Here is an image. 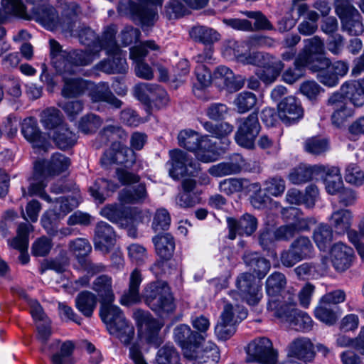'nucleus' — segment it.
Masks as SVG:
<instances>
[{
  "label": "nucleus",
  "instance_id": "1",
  "mask_svg": "<svg viewBox=\"0 0 364 364\" xmlns=\"http://www.w3.org/2000/svg\"><path fill=\"white\" fill-rule=\"evenodd\" d=\"M58 9L61 12L60 17L55 9L51 6L42 4L40 6H33L31 9L32 18L47 29L54 30L60 28L64 31L70 30L73 32L71 23L80 12L79 6L74 2L67 3L59 1Z\"/></svg>",
  "mask_w": 364,
  "mask_h": 364
},
{
  "label": "nucleus",
  "instance_id": "2",
  "mask_svg": "<svg viewBox=\"0 0 364 364\" xmlns=\"http://www.w3.org/2000/svg\"><path fill=\"white\" fill-rule=\"evenodd\" d=\"M70 165V161H36L33 166V180L29 187L31 195H38L43 200L52 203V198L44 188L49 178L66 171Z\"/></svg>",
  "mask_w": 364,
  "mask_h": 364
},
{
  "label": "nucleus",
  "instance_id": "3",
  "mask_svg": "<svg viewBox=\"0 0 364 364\" xmlns=\"http://www.w3.org/2000/svg\"><path fill=\"white\" fill-rule=\"evenodd\" d=\"M100 315L107 324L110 334L117 337L125 346L131 343L134 336V328L126 319L119 307L112 303L101 304Z\"/></svg>",
  "mask_w": 364,
  "mask_h": 364
},
{
  "label": "nucleus",
  "instance_id": "4",
  "mask_svg": "<svg viewBox=\"0 0 364 364\" xmlns=\"http://www.w3.org/2000/svg\"><path fill=\"white\" fill-rule=\"evenodd\" d=\"M144 297L146 304L160 316L171 314L176 309L170 287L164 281L150 283L145 289Z\"/></svg>",
  "mask_w": 364,
  "mask_h": 364
},
{
  "label": "nucleus",
  "instance_id": "5",
  "mask_svg": "<svg viewBox=\"0 0 364 364\" xmlns=\"http://www.w3.org/2000/svg\"><path fill=\"white\" fill-rule=\"evenodd\" d=\"M177 139L181 146L198 155L206 156L210 153L220 155L225 150V147H218L217 141H213L208 135H200L191 129L180 131Z\"/></svg>",
  "mask_w": 364,
  "mask_h": 364
},
{
  "label": "nucleus",
  "instance_id": "6",
  "mask_svg": "<svg viewBox=\"0 0 364 364\" xmlns=\"http://www.w3.org/2000/svg\"><path fill=\"white\" fill-rule=\"evenodd\" d=\"M114 37L115 33L113 31L105 33V39H107L108 41L104 49L106 50L109 57L97 65L98 70L109 74L122 73L127 70L125 55L117 45Z\"/></svg>",
  "mask_w": 364,
  "mask_h": 364
},
{
  "label": "nucleus",
  "instance_id": "7",
  "mask_svg": "<svg viewBox=\"0 0 364 364\" xmlns=\"http://www.w3.org/2000/svg\"><path fill=\"white\" fill-rule=\"evenodd\" d=\"M137 3L129 1L127 4L120 3L118 9L136 16L143 26H152L157 18L156 6H161L164 0H136Z\"/></svg>",
  "mask_w": 364,
  "mask_h": 364
},
{
  "label": "nucleus",
  "instance_id": "8",
  "mask_svg": "<svg viewBox=\"0 0 364 364\" xmlns=\"http://www.w3.org/2000/svg\"><path fill=\"white\" fill-rule=\"evenodd\" d=\"M236 287L238 293L231 291L230 296L235 299L238 296L245 301L249 305L255 306L262 298V287L259 282H256L255 276L250 273H242L236 279Z\"/></svg>",
  "mask_w": 364,
  "mask_h": 364
},
{
  "label": "nucleus",
  "instance_id": "9",
  "mask_svg": "<svg viewBox=\"0 0 364 364\" xmlns=\"http://www.w3.org/2000/svg\"><path fill=\"white\" fill-rule=\"evenodd\" d=\"M247 361L259 364H277L278 353L273 348L272 341L266 337L252 341L246 349Z\"/></svg>",
  "mask_w": 364,
  "mask_h": 364
},
{
  "label": "nucleus",
  "instance_id": "10",
  "mask_svg": "<svg viewBox=\"0 0 364 364\" xmlns=\"http://www.w3.org/2000/svg\"><path fill=\"white\" fill-rule=\"evenodd\" d=\"M21 132L38 153L47 152L52 148L50 136L43 132L33 117L25 118L21 123Z\"/></svg>",
  "mask_w": 364,
  "mask_h": 364
},
{
  "label": "nucleus",
  "instance_id": "11",
  "mask_svg": "<svg viewBox=\"0 0 364 364\" xmlns=\"http://www.w3.org/2000/svg\"><path fill=\"white\" fill-rule=\"evenodd\" d=\"M173 338L188 359L195 357V350L204 341V336L191 330L187 324H180L173 330Z\"/></svg>",
  "mask_w": 364,
  "mask_h": 364
},
{
  "label": "nucleus",
  "instance_id": "12",
  "mask_svg": "<svg viewBox=\"0 0 364 364\" xmlns=\"http://www.w3.org/2000/svg\"><path fill=\"white\" fill-rule=\"evenodd\" d=\"M156 254L160 257L151 267V270L156 274H166V268L168 266V260L173 256L175 250V241L173 237L169 233L158 235L152 238Z\"/></svg>",
  "mask_w": 364,
  "mask_h": 364
},
{
  "label": "nucleus",
  "instance_id": "13",
  "mask_svg": "<svg viewBox=\"0 0 364 364\" xmlns=\"http://www.w3.org/2000/svg\"><path fill=\"white\" fill-rule=\"evenodd\" d=\"M222 53L228 60H237L244 64L255 63L264 55L261 52H250L247 40L243 42H238L234 40H228L225 42ZM268 57V55H264Z\"/></svg>",
  "mask_w": 364,
  "mask_h": 364
},
{
  "label": "nucleus",
  "instance_id": "14",
  "mask_svg": "<svg viewBox=\"0 0 364 364\" xmlns=\"http://www.w3.org/2000/svg\"><path fill=\"white\" fill-rule=\"evenodd\" d=\"M296 294L289 291L281 297L270 299L267 310L280 322L288 323L296 309Z\"/></svg>",
  "mask_w": 364,
  "mask_h": 364
},
{
  "label": "nucleus",
  "instance_id": "15",
  "mask_svg": "<svg viewBox=\"0 0 364 364\" xmlns=\"http://www.w3.org/2000/svg\"><path fill=\"white\" fill-rule=\"evenodd\" d=\"M304 48L298 55L299 62L306 63L308 68L317 63L323 66L328 65V58L324 55V43L320 37L315 36L304 40Z\"/></svg>",
  "mask_w": 364,
  "mask_h": 364
},
{
  "label": "nucleus",
  "instance_id": "16",
  "mask_svg": "<svg viewBox=\"0 0 364 364\" xmlns=\"http://www.w3.org/2000/svg\"><path fill=\"white\" fill-rule=\"evenodd\" d=\"M150 50H160V47L154 41H146L137 46L130 48V58L135 63V73L137 77L151 80L154 77V73L149 65L142 61Z\"/></svg>",
  "mask_w": 364,
  "mask_h": 364
},
{
  "label": "nucleus",
  "instance_id": "17",
  "mask_svg": "<svg viewBox=\"0 0 364 364\" xmlns=\"http://www.w3.org/2000/svg\"><path fill=\"white\" fill-rule=\"evenodd\" d=\"M250 163H245L246 161H240L243 164H240L237 161H226L220 162L216 165L210 166L208 173L214 177H223L228 175L237 174L242 171L247 172L259 173L260 166L257 161H250Z\"/></svg>",
  "mask_w": 364,
  "mask_h": 364
},
{
  "label": "nucleus",
  "instance_id": "18",
  "mask_svg": "<svg viewBox=\"0 0 364 364\" xmlns=\"http://www.w3.org/2000/svg\"><path fill=\"white\" fill-rule=\"evenodd\" d=\"M262 55L268 57L263 56L257 63L251 64L259 67L256 70L257 76L264 83L270 84L279 76L284 63L269 53H262Z\"/></svg>",
  "mask_w": 364,
  "mask_h": 364
},
{
  "label": "nucleus",
  "instance_id": "19",
  "mask_svg": "<svg viewBox=\"0 0 364 364\" xmlns=\"http://www.w3.org/2000/svg\"><path fill=\"white\" fill-rule=\"evenodd\" d=\"M259 129L257 115L255 113L250 114L245 119L235 134L237 143L241 146L251 149Z\"/></svg>",
  "mask_w": 364,
  "mask_h": 364
},
{
  "label": "nucleus",
  "instance_id": "20",
  "mask_svg": "<svg viewBox=\"0 0 364 364\" xmlns=\"http://www.w3.org/2000/svg\"><path fill=\"white\" fill-rule=\"evenodd\" d=\"M278 115L281 121L287 125L297 123L304 117V109L300 101L293 96L285 97L278 105Z\"/></svg>",
  "mask_w": 364,
  "mask_h": 364
},
{
  "label": "nucleus",
  "instance_id": "21",
  "mask_svg": "<svg viewBox=\"0 0 364 364\" xmlns=\"http://www.w3.org/2000/svg\"><path fill=\"white\" fill-rule=\"evenodd\" d=\"M315 355V346L308 337L296 338L287 347L288 358H294L307 363L311 361Z\"/></svg>",
  "mask_w": 364,
  "mask_h": 364
},
{
  "label": "nucleus",
  "instance_id": "22",
  "mask_svg": "<svg viewBox=\"0 0 364 364\" xmlns=\"http://www.w3.org/2000/svg\"><path fill=\"white\" fill-rule=\"evenodd\" d=\"M75 18L73 20L71 23L72 31L65 30L70 33L73 36H77L80 42L82 44H84L87 47V49L90 50L95 53L99 54V53L104 49L105 47L108 40L105 39V33L108 31H113L115 33V31L113 28H107L102 36V40H100L97 36L95 32L88 27H82L79 31H77L74 29L73 25L75 23Z\"/></svg>",
  "mask_w": 364,
  "mask_h": 364
},
{
  "label": "nucleus",
  "instance_id": "23",
  "mask_svg": "<svg viewBox=\"0 0 364 364\" xmlns=\"http://www.w3.org/2000/svg\"><path fill=\"white\" fill-rule=\"evenodd\" d=\"M228 228L229 234L228 237L234 240L237 234L240 235L250 236L257 228V219L252 215L245 213L239 219L228 218Z\"/></svg>",
  "mask_w": 364,
  "mask_h": 364
},
{
  "label": "nucleus",
  "instance_id": "24",
  "mask_svg": "<svg viewBox=\"0 0 364 364\" xmlns=\"http://www.w3.org/2000/svg\"><path fill=\"white\" fill-rule=\"evenodd\" d=\"M327 105L333 110L331 122L336 127L342 126L353 114L349 102H346L343 96L338 92L333 93L328 98Z\"/></svg>",
  "mask_w": 364,
  "mask_h": 364
},
{
  "label": "nucleus",
  "instance_id": "25",
  "mask_svg": "<svg viewBox=\"0 0 364 364\" xmlns=\"http://www.w3.org/2000/svg\"><path fill=\"white\" fill-rule=\"evenodd\" d=\"M331 258L336 271L343 272L351 267L355 258L354 251L346 244L337 242L331 249Z\"/></svg>",
  "mask_w": 364,
  "mask_h": 364
},
{
  "label": "nucleus",
  "instance_id": "26",
  "mask_svg": "<svg viewBox=\"0 0 364 364\" xmlns=\"http://www.w3.org/2000/svg\"><path fill=\"white\" fill-rule=\"evenodd\" d=\"M134 318L141 326H144L146 331L147 343L155 346L159 345L158 334L163 325L154 318L148 311L137 309L134 312Z\"/></svg>",
  "mask_w": 364,
  "mask_h": 364
},
{
  "label": "nucleus",
  "instance_id": "27",
  "mask_svg": "<svg viewBox=\"0 0 364 364\" xmlns=\"http://www.w3.org/2000/svg\"><path fill=\"white\" fill-rule=\"evenodd\" d=\"M116 235L113 228L106 222L97 223L95 229L94 246L104 254L108 253L115 242Z\"/></svg>",
  "mask_w": 364,
  "mask_h": 364
},
{
  "label": "nucleus",
  "instance_id": "28",
  "mask_svg": "<svg viewBox=\"0 0 364 364\" xmlns=\"http://www.w3.org/2000/svg\"><path fill=\"white\" fill-rule=\"evenodd\" d=\"M143 168L142 161H124L116 168L115 173L122 185H131L139 183V172Z\"/></svg>",
  "mask_w": 364,
  "mask_h": 364
},
{
  "label": "nucleus",
  "instance_id": "29",
  "mask_svg": "<svg viewBox=\"0 0 364 364\" xmlns=\"http://www.w3.org/2000/svg\"><path fill=\"white\" fill-rule=\"evenodd\" d=\"M88 91L92 102H106L115 108L122 105V102L114 95L107 82H102L95 85L90 82Z\"/></svg>",
  "mask_w": 364,
  "mask_h": 364
},
{
  "label": "nucleus",
  "instance_id": "30",
  "mask_svg": "<svg viewBox=\"0 0 364 364\" xmlns=\"http://www.w3.org/2000/svg\"><path fill=\"white\" fill-rule=\"evenodd\" d=\"M33 231V225L26 223H21L17 229V235L11 241L10 245L20 252L19 260L23 264L29 261L27 250L29 242V233Z\"/></svg>",
  "mask_w": 364,
  "mask_h": 364
},
{
  "label": "nucleus",
  "instance_id": "31",
  "mask_svg": "<svg viewBox=\"0 0 364 364\" xmlns=\"http://www.w3.org/2000/svg\"><path fill=\"white\" fill-rule=\"evenodd\" d=\"M323 172V166L300 164L289 174V180L294 184H302L312 180H317Z\"/></svg>",
  "mask_w": 364,
  "mask_h": 364
},
{
  "label": "nucleus",
  "instance_id": "32",
  "mask_svg": "<svg viewBox=\"0 0 364 364\" xmlns=\"http://www.w3.org/2000/svg\"><path fill=\"white\" fill-rule=\"evenodd\" d=\"M282 215L287 222L291 223L296 234L300 232L309 231L311 225L316 223L314 218H304L301 210L294 207L283 208Z\"/></svg>",
  "mask_w": 364,
  "mask_h": 364
},
{
  "label": "nucleus",
  "instance_id": "33",
  "mask_svg": "<svg viewBox=\"0 0 364 364\" xmlns=\"http://www.w3.org/2000/svg\"><path fill=\"white\" fill-rule=\"evenodd\" d=\"M62 75L64 86L62 95L67 98L77 97L88 90L90 82L82 78L69 77V71L58 72Z\"/></svg>",
  "mask_w": 364,
  "mask_h": 364
},
{
  "label": "nucleus",
  "instance_id": "34",
  "mask_svg": "<svg viewBox=\"0 0 364 364\" xmlns=\"http://www.w3.org/2000/svg\"><path fill=\"white\" fill-rule=\"evenodd\" d=\"M243 261L259 279H263L271 267L270 262L256 252H246Z\"/></svg>",
  "mask_w": 364,
  "mask_h": 364
},
{
  "label": "nucleus",
  "instance_id": "35",
  "mask_svg": "<svg viewBox=\"0 0 364 364\" xmlns=\"http://www.w3.org/2000/svg\"><path fill=\"white\" fill-rule=\"evenodd\" d=\"M169 176L178 180L185 176H195L198 173V161H169L166 163Z\"/></svg>",
  "mask_w": 364,
  "mask_h": 364
},
{
  "label": "nucleus",
  "instance_id": "36",
  "mask_svg": "<svg viewBox=\"0 0 364 364\" xmlns=\"http://www.w3.org/2000/svg\"><path fill=\"white\" fill-rule=\"evenodd\" d=\"M141 282V272L138 269H134L130 274L128 291L124 292L120 299L122 305L129 306L140 301L139 287Z\"/></svg>",
  "mask_w": 364,
  "mask_h": 364
},
{
  "label": "nucleus",
  "instance_id": "37",
  "mask_svg": "<svg viewBox=\"0 0 364 364\" xmlns=\"http://www.w3.org/2000/svg\"><path fill=\"white\" fill-rule=\"evenodd\" d=\"M149 198L146 186L140 183L137 186L123 188L119 193V200L126 204H141Z\"/></svg>",
  "mask_w": 364,
  "mask_h": 364
},
{
  "label": "nucleus",
  "instance_id": "38",
  "mask_svg": "<svg viewBox=\"0 0 364 364\" xmlns=\"http://www.w3.org/2000/svg\"><path fill=\"white\" fill-rule=\"evenodd\" d=\"M323 180L326 192L330 195L338 194L343 188V183L340 170L333 166L327 169L323 167V172L319 176Z\"/></svg>",
  "mask_w": 364,
  "mask_h": 364
},
{
  "label": "nucleus",
  "instance_id": "39",
  "mask_svg": "<svg viewBox=\"0 0 364 364\" xmlns=\"http://www.w3.org/2000/svg\"><path fill=\"white\" fill-rule=\"evenodd\" d=\"M213 77L220 81L229 92H235L244 85V80L240 76H235L231 70L226 66L218 67Z\"/></svg>",
  "mask_w": 364,
  "mask_h": 364
},
{
  "label": "nucleus",
  "instance_id": "40",
  "mask_svg": "<svg viewBox=\"0 0 364 364\" xmlns=\"http://www.w3.org/2000/svg\"><path fill=\"white\" fill-rule=\"evenodd\" d=\"M353 214L347 209H340L332 213L330 226L337 235H344L352 225Z\"/></svg>",
  "mask_w": 364,
  "mask_h": 364
},
{
  "label": "nucleus",
  "instance_id": "41",
  "mask_svg": "<svg viewBox=\"0 0 364 364\" xmlns=\"http://www.w3.org/2000/svg\"><path fill=\"white\" fill-rule=\"evenodd\" d=\"M97 56V53H95L88 49H86L85 51L79 50L67 51L65 64L69 65L73 70L69 73H75L77 67L91 63Z\"/></svg>",
  "mask_w": 364,
  "mask_h": 364
},
{
  "label": "nucleus",
  "instance_id": "42",
  "mask_svg": "<svg viewBox=\"0 0 364 364\" xmlns=\"http://www.w3.org/2000/svg\"><path fill=\"white\" fill-rule=\"evenodd\" d=\"M127 138V134L121 127L118 125H107L99 132L94 142V146L98 149L110 141L117 139L125 140Z\"/></svg>",
  "mask_w": 364,
  "mask_h": 364
},
{
  "label": "nucleus",
  "instance_id": "43",
  "mask_svg": "<svg viewBox=\"0 0 364 364\" xmlns=\"http://www.w3.org/2000/svg\"><path fill=\"white\" fill-rule=\"evenodd\" d=\"M76 309L85 317L92 316L97 304L95 294L89 291H80L75 299Z\"/></svg>",
  "mask_w": 364,
  "mask_h": 364
},
{
  "label": "nucleus",
  "instance_id": "44",
  "mask_svg": "<svg viewBox=\"0 0 364 364\" xmlns=\"http://www.w3.org/2000/svg\"><path fill=\"white\" fill-rule=\"evenodd\" d=\"M92 289L101 299V304L112 303L114 295L112 288V278L107 275H100L92 284Z\"/></svg>",
  "mask_w": 364,
  "mask_h": 364
},
{
  "label": "nucleus",
  "instance_id": "45",
  "mask_svg": "<svg viewBox=\"0 0 364 364\" xmlns=\"http://www.w3.org/2000/svg\"><path fill=\"white\" fill-rule=\"evenodd\" d=\"M338 93L343 96L346 102L349 101L355 106L359 107L364 103V95L359 80L345 82Z\"/></svg>",
  "mask_w": 364,
  "mask_h": 364
},
{
  "label": "nucleus",
  "instance_id": "46",
  "mask_svg": "<svg viewBox=\"0 0 364 364\" xmlns=\"http://www.w3.org/2000/svg\"><path fill=\"white\" fill-rule=\"evenodd\" d=\"M338 93L343 96L346 102L349 101L355 106L359 107L364 103V95L359 80L345 82Z\"/></svg>",
  "mask_w": 364,
  "mask_h": 364
},
{
  "label": "nucleus",
  "instance_id": "47",
  "mask_svg": "<svg viewBox=\"0 0 364 364\" xmlns=\"http://www.w3.org/2000/svg\"><path fill=\"white\" fill-rule=\"evenodd\" d=\"M189 35L195 41L206 45H212L220 38V33L212 28L197 25L189 31Z\"/></svg>",
  "mask_w": 364,
  "mask_h": 364
},
{
  "label": "nucleus",
  "instance_id": "48",
  "mask_svg": "<svg viewBox=\"0 0 364 364\" xmlns=\"http://www.w3.org/2000/svg\"><path fill=\"white\" fill-rule=\"evenodd\" d=\"M195 75L197 82L194 83L193 92L198 98H203L205 88L211 83V73L207 67L203 64H198L195 69Z\"/></svg>",
  "mask_w": 364,
  "mask_h": 364
},
{
  "label": "nucleus",
  "instance_id": "49",
  "mask_svg": "<svg viewBox=\"0 0 364 364\" xmlns=\"http://www.w3.org/2000/svg\"><path fill=\"white\" fill-rule=\"evenodd\" d=\"M337 309V306L330 304L321 298L314 309V316L318 320L331 326L338 319Z\"/></svg>",
  "mask_w": 364,
  "mask_h": 364
},
{
  "label": "nucleus",
  "instance_id": "50",
  "mask_svg": "<svg viewBox=\"0 0 364 364\" xmlns=\"http://www.w3.org/2000/svg\"><path fill=\"white\" fill-rule=\"evenodd\" d=\"M40 122L44 129L55 131L63 126V117L60 111L54 107H48L40 114Z\"/></svg>",
  "mask_w": 364,
  "mask_h": 364
},
{
  "label": "nucleus",
  "instance_id": "51",
  "mask_svg": "<svg viewBox=\"0 0 364 364\" xmlns=\"http://www.w3.org/2000/svg\"><path fill=\"white\" fill-rule=\"evenodd\" d=\"M50 58L51 62L57 72L73 71L72 68L65 64V58L68 50H63L60 45L54 39H50Z\"/></svg>",
  "mask_w": 364,
  "mask_h": 364
},
{
  "label": "nucleus",
  "instance_id": "52",
  "mask_svg": "<svg viewBox=\"0 0 364 364\" xmlns=\"http://www.w3.org/2000/svg\"><path fill=\"white\" fill-rule=\"evenodd\" d=\"M76 134L70 131L65 124L54 131L53 140L55 145L62 150L73 147L77 142Z\"/></svg>",
  "mask_w": 364,
  "mask_h": 364
},
{
  "label": "nucleus",
  "instance_id": "53",
  "mask_svg": "<svg viewBox=\"0 0 364 364\" xmlns=\"http://www.w3.org/2000/svg\"><path fill=\"white\" fill-rule=\"evenodd\" d=\"M247 316V311L239 304L226 303L220 315V318L237 326Z\"/></svg>",
  "mask_w": 364,
  "mask_h": 364
},
{
  "label": "nucleus",
  "instance_id": "54",
  "mask_svg": "<svg viewBox=\"0 0 364 364\" xmlns=\"http://www.w3.org/2000/svg\"><path fill=\"white\" fill-rule=\"evenodd\" d=\"M330 59L328 58V65H321L317 63L311 65L309 69L314 73H317L316 77L318 80L323 85L333 87L338 84V79L330 68Z\"/></svg>",
  "mask_w": 364,
  "mask_h": 364
},
{
  "label": "nucleus",
  "instance_id": "55",
  "mask_svg": "<svg viewBox=\"0 0 364 364\" xmlns=\"http://www.w3.org/2000/svg\"><path fill=\"white\" fill-rule=\"evenodd\" d=\"M314 321L306 312L298 309L295 310L288 325L297 331L309 332L312 329Z\"/></svg>",
  "mask_w": 364,
  "mask_h": 364
},
{
  "label": "nucleus",
  "instance_id": "56",
  "mask_svg": "<svg viewBox=\"0 0 364 364\" xmlns=\"http://www.w3.org/2000/svg\"><path fill=\"white\" fill-rule=\"evenodd\" d=\"M191 360H194L193 364H217L220 360V352L215 343H210L199 355L195 350V357Z\"/></svg>",
  "mask_w": 364,
  "mask_h": 364
},
{
  "label": "nucleus",
  "instance_id": "57",
  "mask_svg": "<svg viewBox=\"0 0 364 364\" xmlns=\"http://www.w3.org/2000/svg\"><path fill=\"white\" fill-rule=\"evenodd\" d=\"M68 249L80 263L87 259L86 257L92 251V246L87 239L78 237L69 242Z\"/></svg>",
  "mask_w": 364,
  "mask_h": 364
},
{
  "label": "nucleus",
  "instance_id": "58",
  "mask_svg": "<svg viewBox=\"0 0 364 364\" xmlns=\"http://www.w3.org/2000/svg\"><path fill=\"white\" fill-rule=\"evenodd\" d=\"M290 246L302 260L310 259L314 255V247L308 237L300 236L297 237L291 242Z\"/></svg>",
  "mask_w": 364,
  "mask_h": 364
},
{
  "label": "nucleus",
  "instance_id": "59",
  "mask_svg": "<svg viewBox=\"0 0 364 364\" xmlns=\"http://www.w3.org/2000/svg\"><path fill=\"white\" fill-rule=\"evenodd\" d=\"M287 284L284 274L275 272L270 274L266 281V292L271 299L275 296L284 288Z\"/></svg>",
  "mask_w": 364,
  "mask_h": 364
},
{
  "label": "nucleus",
  "instance_id": "60",
  "mask_svg": "<svg viewBox=\"0 0 364 364\" xmlns=\"http://www.w3.org/2000/svg\"><path fill=\"white\" fill-rule=\"evenodd\" d=\"M202 125L204 129L209 132L212 136L218 139H223V144L225 146L228 145V140L225 137L232 132L233 127L232 125L226 122L215 125L210 122H205Z\"/></svg>",
  "mask_w": 364,
  "mask_h": 364
},
{
  "label": "nucleus",
  "instance_id": "61",
  "mask_svg": "<svg viewBox=\"0 0 364 364\" xmlns=\"http://www.w3.org/2000/svg\"><path fill=\"white\" fill-rule=\"evenodd\" d=\"M314 240L320 250H325L333 240V229L327 224H321L314 230Z\"/></svg>",
  "mask_w": 364,
  "mask_h": 364
},
{
  "label": "nucleus",
  "instance_id": "62",
  "mask_svg": "<svg viewBox=\"0 0 364 364\" xmlns=\"http://www.w3.org/2000/svg\"><path fill=\"white\" fill-rule=\"evenodd\" d=\"M74 344L68 341L62 343L59 350L51 357L53 364H72Z\"/></svg>",
  "mask_w": 364,
  "mask_h": 364
},
{
  "label": "nucleus",
  "instance_id": "63",
  "mask_svg": "<svg viewBox=\"0 0 364 364\" xmlns=\"http://www.w3.org/2000/svg\"><path fill=\"white\" fill-rule=\"evenodd\" d=\"M156 360L158 364H181L180 355L172 345H165L161 348Z\"/></svg>",
  "mask_w": 364,
  "mask_h": 364
},
{
  "label": "nucleus",
  "instance_id": "64",
  "mask_svg": "<svg viewBox=\"0 0 364 364\" xmlns=\"http://www.w3.org/2000/svg\"><path fill=\"white\" fill-rule=\"evenodd\" d=\"M257 100V97L254 93L244 91L237 95L234 100V105L238 112L245 113L255 107Z\"/></svg>",
  "mask_w": 364,
  "mask_h": 364
}]
</instances>
